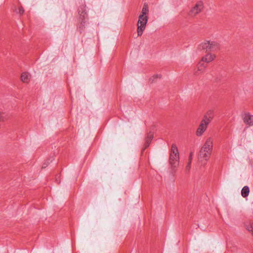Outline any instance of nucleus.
Returning a JSON list of instances; mask_svg holds the SVG:
<instances>
[{
  "label": "nucleus",
  "mask_w": 253,
  "mask_h": 253,
  "mask_svg": "<svg viewBox=\"0 0 253 253\" xmlns=\"http://www.w3.org/2000/svg\"><path fill=\"white\" fill-rule=\"evenodd\" d=\"M212 147L213 139L211 137H209L200 150V157L202 158L210 157L212 151Z\"/></svg>",
  "instance_id": "nucleus-1"
},
{
  "label": "nucleus",
  "mask_w": 253,
  "mask_h": 253,
  "mask_svg": "<svg viewBox=\"0 0 253 253\" xmlns=\"http://www.w3.org/2000/svg\"><path fill=\"white\" fill-rule=\"evenodd\" d=\"M244 122L250 126H253V115L249 113L245 114L243 116Z\"/></svg>",
  "instance_id": "nucleus-7"
},
{
  "label": "nucleus",
  "mask_w": 253,
  "mask_h": 253,
  "mask_svg": "<svg viewBox=\"0 0 253 253\" xmlns=\"http://www.w3.org/2000/svg\"><path fill=\"white\" fill-rule=\"evenodd\" d=\"M206 68V65L203 63V61H200L197 65V70L195 71L194 74L196 76L199 75V72L203 73Z\"/></svg>",
  "instance_id": "nucleus-9"
},
{
  "label": "nucleus",
  "mask_w": 253,
  "mask_h": 253,
  "mask_svg": "<svg viewBox=\"0 0 253 253\" xmlns=\"http://www.w3.org/2000/svg\"><path fill=\"white\" fill-rule=\"evenodd\" d=\"M148 12V7L147 5L145 4L142 9L141 11V14L140 15H143L144 17H147V14Z\"/></svg>",
  "instance_id": "nucleus-14"
},
{
  "label": "nucleus",
  "mask_w": 253,
  "mask_h": 253,
  "mask_svg": "<svg viewBox=\"0 0 253 253\" xmlns=\"http://www.w3.org/2000/svg\"><path fill=\"white\" fill-rule=\"evenodd\" d=\"M249 187L248 186H245L241 190V195L244 198H246L249 196Z\"/></svg>",
  "instance_id": "nucleus-11"
},
{
  "label": "nucleus",
  "mask_w": 253,
  "mask_h": 253,
  "mask_svg": "<svg viewBox=\"0 0 253 253\" xmlns=\"http://www.w3.org/2000/svg\"><path fill=\"white\" fill-rule=\"evenodd\" d=\"M246 229L250 232H252L253 235V224L246 225Z\"/></svg>",
  "instance_id": "nucleus-15"
},
{
  "label": "nucleus",
  "mask_w": 253,
  "mask_h": 253,
  "mask_svg": "<svg viewBox=\"0 0 253 253\" xmlns=\"http://www.w3.org/2000/svg\"><path fill=\"white\" fill-rule=\"evenodd\" d=\"M218 43L214 41H205L201 43L200 47L202 49L208 50H215L218 48Z\"/></svg>",
  "instance_id": "nucleus-4"
},
{
  "label": "nucleus",
  "mask_w": 253,
  "mask_h": 253,
  "mask_svg": "<svg viewBox=\"0 0 253 253\" xmlns=\"http://www.w3.org/2000/svg\"><path fill=\"white\" fill-rule=\"evenodd\" d=\"M153 135L152 134H149L147 136V137L146 139L145 143L144 144V147L145 148H146L148 147L150 144L151 143V142L153 139Z\"/></svg>",
  "instance_id": "nucleus-13"
},
{
  "label": "nucleus",
  "mask_w": 253,
  "mask_h": 253,
  "mask_svg": "<svg viewBox=\"0 0 253 253\" xmlns=\"http://www.w3.org/2000/svg\"><path fill=\"white\" fill-rule=\"evenodd\" d=\"M156 78H161V76L160 75H156L153 76L150 80H152V82L155 81V79Z\"/></svg>",
  "instance_id": "nucleus-18"
},
{
  "label": "nucleus",
  "mask_w": 253,
  "mask_h": 253,
  "mask_svg": "<svg viewBox=\"0 0 253 253\" xmlns=\"http://www.w3.org/2000/svg\"><path fill=\"white\" fill-rule=\"evenodd\" d=\"M211 120L207 116H205L201 121L200 124L198 127L196 134L197 136H202L207 128V126L209 124Z\"/></svg>",
  "instance_id": "nucleus-2"
},
{
  "label": "nucleus",
  "mask_w": 253,
  "mask_h": 253,
  "mask_svg": "<svg viewBox=\"0 0 253 253\" xmlns=\"http://www.w3.org/2000/svg\"><path fill=\"white\" fill-rule=\"evenodd\" d=\"M47 166V165L46 166L44 165V164L42 166V168H46V167Z\"/></svg>",
  "instance_id": "nucleus-20"
},
{
  "label": "nucleus",
  "mask_w": 253,
  "mask_h": 253,
  "mask_svg": "<svg viewBox=\"0 0 253 253\" xmlns=\"http://www.w3.org/2000/svg\"><path fill=\"white\" fill-rule=\"evenodd\" d=\"M215 55L211 53L207 54L202 58V61L206 63H210L215 58Z\"/></svg>",
  "instance_id": "nucleus-8"
},
{
  "label": "nucleus",
  "mask_w": 253,
  "mask_h": 253,
  "mask_svg": "<svg viewBox=\"0 0 253 253\" xmlns=\"http://www.w3.org/2000/svg\"><path fill=\"white\" fill-rule=\"evenodd\" d=\"M170 158H178L179 157L177 147L176 146V144H172L171 145V149H170Z\"/></svg>",
  "instance_id": "nucleus-6"
},
{
  "label": "nucleus",
  "mask_w": 253,
  "mask_h": 253,
  "mask_svg": "<svg viewBox=\"0 0 253 253\" xmlns=\"http://www.w3.org/2000/svg\"><path fill=\"white\" fill-rule=\"evenodd\" d=\"M169 163L172 168H175L178 166V159H169Z\"/></svg>",
  "instance_id": "nucleus-12"
},
{
  "label": "nucleus",
  "mask_w": 253,
  "mask_h": 253,
  "mask_svg": "<svg viewBox=\"0 0 253 253\" xmlns=\"http://www.w3.org/2000/svg\"><path fill=\"white\" fill-rule=\"evenodd\" d=\"M24 12V10L23 9V7H19V11H18V13L20 14H22Z\"/></svg>",
  "instance_id": "nucleus-19"
},
{
  "label": "nucleus",
  "mask_w": 253,
  "mask_h": 253,
  "mask_svg": "<svg viewBox=\"0 0 253 253\" xmlns=\"http://www.w3.org/2000/svg\"><path fill=\"white\" fill-rule=\"evenodd\" d=\"M204 8V2L202 0L197 1L189 12V15L195 16L200 13Z\"/></svg>",
  "instance_id": "nucleus-5"
},
{
  "label": "nucleus",
  "mask_w": 253,
  "mask_h": 253,
  "mask_svg": "<svg viewBox=\"0 0 253 253\" xmlns=\"http://www.w3.org/2000/svg\"><path fill=\"white\" fill-rule=\"evenodd\" d=\"M31 79V75L28 72H23L21 75V80L23 83H28Z\"/></svg>",
  "instance_id": "nucleus-10"
},
{
  "label": "nucleus",
  "mask_w": 253,
  "mask_h": 253,
  "mask_svg": "<svg viewBox=\"0 0 253 253\" xmlns=\"http://www.w3.org/2000/svg\"><path fill=\"white\" fill-rule=\"evenodd\" d=\"M5 119V113L3 112H0V122H3Z\"/></svg>",
  "instance_id": "nucleus-16"
},
{
  "label": "nucleus",
  "mask_w": 253,
  "mask_h": 253,
  "mask_svg": "<svg viewBox=\"0 0 253 253\" xmlns=\"http://www.w3.org/2000/svg\"><path fill=\"white\" fill-rule=\"evenodd\" d=\"M190 157H192V153H190Z\"/></svg>",
  "instance_id": "nucleus-21"
},
{
  "label": "nucleus",
  "mask_w": 253,
  "mask_h": 253,
  "mask_svg": "<svg viewBox=\"0 0 253 253\" xmlns=\"http://www.w3.org/2000/svg\"><path fill=\"white\" fill-rule=\"evenodd\" d=\"M147 22L148 17L139 15L137 24L138 36H140L142 35L143 31L145 29Z\"/></svg>",
  "instance_id": "nucleus-3"
},
{
  "label": "nucleus",
  "mask_w": 253,
  "mask_h": 253,
  "mask_svg": "<svg viewBox=\"0 0 253 253\" xmlns=\"http://www.w3.org/2000/svg\"><path fill=\"white\" fill-rule=\"evenodd\" d=\"M191 161L190 160H189L187 164V166H186V170L189 171L191 167Z\"/></svg>",
  "instance_id": "nucleus-17"
}]
</instances>
